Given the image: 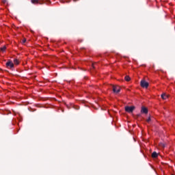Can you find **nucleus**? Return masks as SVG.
Wrapping results in <instances>:
<instances>
[{
    "label": "nucleus",
    "mask_w": 175,
    "mask_h": 175,
    "mask_svg": "<svg viewBox=\"0 0 175 175\" xmlns=\"http://www.w3.org/2000/svg\"><path fill=\"white\" fill-rule=\"evenodd\" d=\"M112 91L113 94H120L121 88L118 85H112Z\"/></svg>",
    "instance_id": "nucleus-1"
},
{
    "label": "nucleus",
    "mask_w": 175,
    "mask_h": 175,
    "mask_svg": "<svg viewBox=\"0 0 175 175\" xmlns=\"http://www.w3.org/2000/svg\"><path fill=\"white\" fill-rule=\"evenodd\" d=\"M140 85L141 87H142V88H148L149 83L145 80H142L140 83Z\"/></svg>",
    "instance_id": "nucleus-2"
},
{
    "label": "nucleus",
    "mask_w": 175,
    "mask_h": 175,
    "mask_svg": "<svg viewBox=\"0 0 175 175\" xmlns=\"http://www.w3.org/2000/svg\"><path fill=\"white\" fill-rule=\"evenodd\" d=\"M135 106H126L125 107V111H126L127 113H133V110H135Z\"/></svg>",
    "instance_id": "nucleus-3"
},
{
    "label": "nucleus",
    "mask_w": 175,
    "mask_h": 175,
    "mask_svg": "<svg viewBox=\"0 0 175 175\" xmlns=\"http://www.w3.org/2000/svg\"><path fill=\"white\" fill-rule=\"evenodd\" d=\"M31 3H33V5H37V3H39L40 5H43L44 3V0H31Z\"/></svg>",
    "instance_id": "nucleus-4"
},
{
    "label": "nucleus",
    "mask_w": 175,
    "mask_h": 175,
    "mask_svg": "<svg viewBox=\"0 0 175 175\" xmlns=\"http://www.w3.org/2000/svg\"><path fill=\"white\" fill-rule=\"evenodd\" d=\"M141 113L143 114H148V109L144 107H142Z\"/></svg>",
    "instance_id": "nucleus-5"
},
{
    "label": "nucleus",
    "mask_w": 175,
    "mask_h": 175,
    "mask_svg": "<svg viewBox=\"0 0 175 175\" xmlns=\"http://www.w3.org/2000/svg\"><path fill=\"white\" fill-rule=\"evenodd\" d=\"M6 66H8V68H14V64H13V62H8L6 63Z\"/></svg>",
    "instance_id": "nucleus-6"
},
{
    "label": "nucleus",
    "mask_w": 175,
    "mask_h": 175,
    "mask_svg": "<svg viewBox=\"0 0 175 175\" xmlns=\"http://www.w3.org/2000/svg\"><path fill=\"white\" fill-rule=\"evenodd\" d=\"M161 98L163 100H166L167 99V98H169V95H167L166 94L163 93L161 94Z\"/></svg>",
    "instance_id": "nucleus-7"
},
{
    "label": "nucleus",
    "mask_w": 175,
    "mask_h": 175,
    "mask_svg": "<svg viewBox=\"0 0 175 175\" xmlns=\"http://www.w3.org/2000/svg\"><path fill=\"white\" fill-rule=\"evenodd\" d=\"M158 157V153L157 152H153L152 153V158H157Z\"/></svg>",
    "instance_id": "nucleus-8"
},
{
    "label": "nucleus",
    "mask_w": 175,
    "mask_h": 175,
    "mask_svg": "<svg viewBox=\"0 0 175 175\" xmlns=\"http://www.w3.org/2000/svg\"><path fill=\"white\" fill-rule=\"evenodd\" d=\"M6 51V45H4L3 47L1 48V52L5 53Z\"/></svg>",
    "instance_id": "nucleus-9"
},
{
    "label": "nucleus",
    "mask_w": 175,
    "mask_h": 175,
    "mask_svg": "<svg viewBox=\"0 0 175 175\" xmlns=\"http://www.w3.org/2000/svg\"><path fill=\"white\" fill-rule=\"evenodd\" d=\"M124 79L126 80V81H131V77L128 75H126L125 77H124Z\"/></svg>",
    "instance_id": "nucleus-10"
},
{
    "label": "nucleus",
    "mask_w": 175,
    "mask_h": 175,
    "mask_svg": "<svg viewBox=\"0 0 175 175\" xmlns=\"http://www.w3.org/2000/svg\"><path fill=\"white\" fill-rule=\"evenodd\" d=\"M159 146L160 147H162V148H165V147H166V145H165V144H163V143H160V144H159Z\"/></svg>",
    "instance_id": "nucleus-11"
},
{
    "label": "nucleus",
    "mask_w": 175,
    "mask_h": 175,
    "mask_svg": "<svg viewBox=\"0 0 175 175\" xmlns=\"http://www.w3.org/2000/svg\"><path fill=\"white\" fill-rule=\"evenodd\" d=\"M14 63L15 65H18V64H20V62H18V59H15L14 60Z\"/></svg>",
    "instance_id": "nucleus-12"
},
{
    "label": "nucleus",
    "mask_w": 175,
    "mask_h": 175,
    "mask_svg": "<svg viewBox=\"0 0 175 175\" xmlns=\"http://www.w3.org/2000/svg\"><path fill=\"white\" fill-rule=\"evenodd\" d=\"M1 114L8 116V114H9V111H6V113H5V111H1Z\"/></svg>",
    "instance_id": "nucleus-13"
},
{
    "label": "nucleus",
    "mask_w": 175,
    "mask_h": 175,
    "mask_svg": "<svg viewBox=\"0 0 175 175\" xmlns=\"http://www.w3.org/2000/svg\"><path fill=\"white\" fill-rule=\"evenodd\" d=\"M3 5H8V0H2Z\"/></svg>",
    "instance_id": "nucleus-14"
},
{
    "label": "nucleus",
    "mask_w": 175,
    "mask_h": 175,
    "mask_svg": "<svg viewBox=\"0 0 175 175\" xmlns=\"http://www.w3.org/2000/svg\"><path fill=\"white\" fill-rule=\"evenodd\" d=\"M151 121V118H148L147 120H146V122H150Z\"/></svg>",
    "instance_id": "nucleus-15"
},
{
    "label": "nucleus",
    "mask_w": 175,
    "mask_h": 175,
    "mask_svg": "<svg viewBox=\"0 0 175 175\" xmlns=\"http://www.w3.org/2000/svg\"><path fill=\"white\" fill-rule=\"evenodd\" d=\"M25 42H27V39L23 38V40H22V43H25Z\"/></svg>",
    "instance_id": "nucleus-16"
},
{
    "label": "nucleus",
    "mask_w": 175,
    "mask_h": 175,
    "mask_svg": "<svg viewBox=\"0 0 175 175\" xmlns=\"http://www.w3.org/2000/svg\"><path fill=\"white\" fill-rule=\"evenodd\" d=\"M92 69H95V64H93L92 65Z\"/></svg>",
    "instance_id": "nucleus-17"
},
{
    "label": "nucleus",
    "mask_w": 175,
    "mask_h": 175,
    "mask_svg": "<svg viewBox=\"0 0 175 175\" xmlns=\"http://www.w3.org/2000/svg\"><path fill=\"white\" fill-rule=\"evenodd\" d=\"M74 1V2H77V1H79V0H73Z\"/></svg>",
    "instance_id": "nucleus-18"
},
{
    "label": "nucleus",
    "mask_w": 175,
    "mask_h": 175,
    "mask_svg": "<svg viewBox=\"0 0 175 175\" xmlns=\"http://www.w3.org/2000/svg\"><path fill=\"white\" fill-rule=\"evenodd\" d=\"M69 2H70V1H66L67 3H69Z\"/></svg>",
    "instance_id": "nucleus-19"
}]
</instances>
